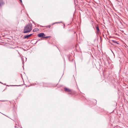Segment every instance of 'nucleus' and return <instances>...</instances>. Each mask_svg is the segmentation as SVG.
<instances>
[{
	"label": "nucleus",
	"mask_w": 128,
	"mask_h": 128,
	"mask_svg": "<svg viewBox=\"0 0 128 128\" xmlns=\"http://www.w3.org/2000/svg\"><path fill=\"white\" fill-rule=\"evenodd\" d=\"M32 29V24L31 23H29L26 24L24 27L23 32L26 33L30 32Z\"/></svg>",
	"instance_id": "obj_1"
},
{
	"label": "nucleus",
	"mask_w": 128,
	"mask_h": 128,
	"mask_svg": "<svg viewBox=\"0 0 128 128\" xmlns=\"http://www.w3.org/2000/svg\"><path fill=\"white\" fill-rule=\"evenodd\" d=\"M96 32L97 34H99V32H100V30L98 26H96Z\"/></svg>",
	"instance_id": "obj_3"
},
{
	"label": "nucleus",
	"mask_w": 128,
	"mask_h": 128,
	"mask_svg": "<svg viewBox=\"0 0 128 128\" xmlns=\"http://www.w3.org/2000/svg\"><path fill=\"white\" fill-rule=\"evenodd\" d=\"M21 86V85H9V86H8V85H7V86Z\"/></svg>",
	"instance_id": "obj_8"
},
{
	"label": "nucleus",
	"mask_w": 128,
	"mask_h": 128,
	"mask_svg": "<svg viewBox=\"0 0 128 128\" xmlns=\"http://www.w3.org/2000/svg\"><path fill=\"white\" fill-rule=\"evenodd\" d=\"M32 35V34H29L28 35H27L26 36H24V38H28L30 37Z\"/></svg>",
	"instance_id": "obj_4"
},
{
	"label": "nucleus",
	"mask_w": 128,
	"mask_h": 128,
	"mask_svg": "<svg viewBox=\"0 0 128 128\" xmlns=\"http://www.w3.org/2000/svg\"><path fill=\"white\" fill-rule=\"evenodd\" d=\"M2 101L4 102V101Z\"/></svg>",
	"instance_id": "obj_16"
},
{
	"label": "nucleus",
	"mask_w": 128,
	"mask_h": 128,
	"mask_svg": "<svg viewBox=\"0 0 128 128\" xmlns=\"http://www.w3.org/2000/svg\"><path fill=\"white\" fill-rule=\"evenodd\" d=\"M50 37V36H46V37H43V38H49Z\"/></svg>",
	"instance_id": "obj_11"
},
{
	"label": "nucleus",
	"mask_w": 128,
	"mask_h": 128,
	"mask_svg": "<svg viewBox=\"0 0 128 128\" xmlns=\"http://www.w3.org/2000/svg\"><path fill=\"white\" fill-rule=\"evenodd\" d=\"M40 40H37L36 41V43H35V44H36V43H37V42H38V41Z\"/></svg>",
	"instance_id": "obj_12"
},
{
	"label": "nucleus",
	"mask_w": 128,
	"mask_h": 128,
	"mask_svg": "<svg viewBox=\"0 0 128 128\" xmlns=\"http://www.w3.org/2000/svg\"><path fill=\"white\" fill-rule=\"evenodd\" d=\"M48 27L49 28H50V26H48Z\"/></svg>",
	"instance_id": "obj_13"
},
{
	"label": "nucleus",
	"mask_w": 128,
	"mask_h": 128,
	"mask_svg": "<svg viewBox=\"0 0 128 128\" xmlns=\"http://www.w3.org/2000/svg\"><path fill=\"white\" fill-rule=\"evenodd\" d=\"M64 90L65 91L67 92H70L71 91V90H70L69 89L67 88H64Z\"/></svg>",
	"instance_id": "obj_5"
},
{
	"label": "nucleus",
	"mask_w": 128,
	"mask_h": 128,
	"mask_svg": "<svg viewBox=\"0 0 128 128\" xmlns=\"http://www.w3.org/2000/svg\"><path fill=\"white\" fill-rule=\"evenodd\" d=\"M61 22H56L52 24V25H53V24H54L56 23H60Z\"/></svg>",
	"instance_id": "obj_9"
},
{
	"label": "nucleus",
	"mask_w": 128,
	"mask_h": 128,
	"mask_svg": "<svg viewBox=\"0 0 128 128\" xmlns=\"http://www.w3.org/2000/svg\"><path fill=\"white\" fill-rule=\"evenodd\" d=\"M19 0L20 1V2H22V0Z\"/></svg>",
	"instance_id": "obj_14"
},
{
	"label": "nucleus",
	"mask_w": 128,
	"mask_h": 128,
	"mask_svg": "<svg viewBox=\"0 0 128 128\" xmlns=\"http://www.w3.org/2000/svg\"><path fill=\"white\" fill-rule=\"evenodd\" d=\"M4 2L2 0H0V6L3 4Z\"/></svg>",
	"instance_id": "obj_6"
},
{
	"label": "nucleus",
	"mask_w": 128,
	"mask_h": 128,
	"mask_svg": "<svg viewBox=\"0 0 128 128\" xmlns=\"http://www.w3.org/2000/svg\"><path fill=\"white\" fill-rule=\"evenodd\" d=\"M113 42H114V43H116V44H118L117 42H116V41L115 40H113Z\"/></svg>",
	"instance_id": "obj_10"
},
{
	"label": "nucleus",
	"mask_w": 128,
	"mask_h": 128,
	"mask_svg": "<svg viewBox=\"0 0 128 128\" xmlns=\"http://www.w3.org/2000/svg\"><path fill=\"white\" fill-rule=\"evenodd\" d=\"M15 128H16V127H16V126H15Z\"/></svg>",
	"instance_id": "obj_15"
},
{
	"label": "nucleus",
	"mask_w": 128,
	"mask_h": 128,
	"mask_svg": "<svg viewBox=\"0 0 128 128\" xmlns=\"http://www.w3.org/2000/svg\"><path fill=\"white\" fill-rule=\"evenodd\" d=\"M38 29L37 28H35L34 30H33V32H36L38 30Z\"/></svg>",
	"instance_id": "obj_7"
},
{
	"label": "nucleus",
	"mask_w": 128,
	"mask_h": 128,
	"mask_svg": "<svg viewBox=\"0 0 128 128\" xmlns=\"http://www.w3.org/2000/svg\"><path fill=\"white\" fill-rule=\"evenodd\" d=\"M38 36L39 37H44L45 36V35L43 33H41L38 34Z\"/></svg>",
	"instance_id": "obj_2"
}]
</instances>
